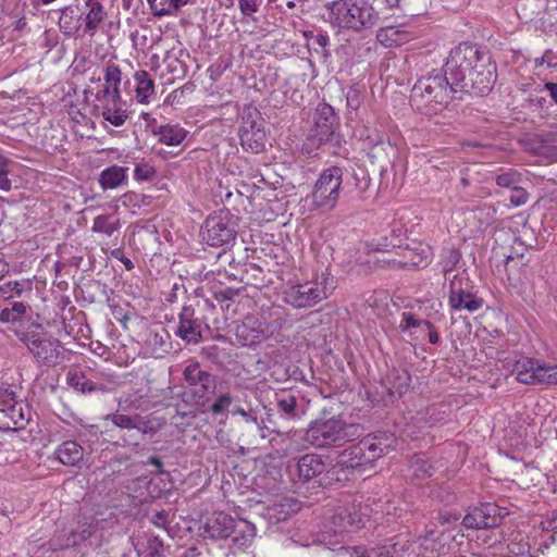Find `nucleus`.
Wrapping results in <instances>:
<instances>
[{"label": "nucleus", "mask_w": 557, "mask_h": 557, "mask_svg": "<svg viewBox=\"0 0 557 557\" xmlns=\"http://www.w3.org/2000/svg\"><path fill=\"white\" fill-rule=\"evenodd\" d=\"M444 72L449 76L451 86H457L460 92L475 96L487 95L496 82V64L490 53L467 42L451 49Z\"/></svg>", "instance_id": "f257e3e1"}, {"label": "nucleus", "mask_w": 557, "mask_h": 557, "mask_svg": "<svg viewBox=\"0 0 557 557\" xmlns=\"http://www.w3.org/2000/svg\"><path fill=\"white\" fill-rule=\"evenodd\" d=\"M458 91L459 88L451 86V81L445 72H432L416 82L410 102L425 114H436L448 104L450 95Z\"/></svg>", "instance_id": "f03ea898"}, {"label": "nucleus", "mask_w": 557, "mask_h": 557, "mask_svg": "<svg viewBox=\"0 0 557 557\" xmlns=\"http://www.w3.org/2000/svg\"><path fill=\"white\" fill-rule=\"evenodd\" d=\"M326 8L333 26L355 33L369 30L382 20L368 0H333Z\"/></svg>", "instance_id": "7ed1b4c3"}, {"label": "nucleus", "mask_w": 557, "mask_h": 557, "mask_svg": "<svg viewBox=\"0 0 557 557\" xmlns=\"http://www.w3.org/2000/svg\"><path fill=\"white\" fill-rule=\"evenodd\" d=\"M361 435L359 424L346 423L339 417L318 419L307 428L305 438L317 448L342 446Z\"/></svg>", "instance_id": "20e7f679"}, {"label": "nucleus", "mask_w": 557, "mask_h": 557, "mask_svg": "<svg viewBox=\"0 0 557 557\" xmlns=\"http://www.w3.org/2000/svg\"><path fill=\"white\" fill-rule=\"evenodd\" d=\"M342 184L343 170L339 166L324 169L315 181L311 193L304 199L307 210L309 212L332 211L339 200Z\"/></svg>", "instance_id": "39448f33"}, {"label": "nucleus", "mask_w": 557, "mask_h": 557, "mask_svg": "<svg viewBox=\"0 0 557 557\" xmlns=\"http://www.w3.org/2000/svg\"><path fill=\"white\" fill-rule=\"evenodd\" d=\"M387 446H382V443L376 437L364 438L360 441L357 446L344 451L341 455L339 461L327 471L330 478H336L337 481L342 479H349V471L364 468L367 465L372 463L375 459L380 458L386 453Z\"/></svg>", "instance_id": "423d86ee"}, {"label": "nucleus", "mask_w": 557, "mask_h": 557, "mask_svg": "<svg viewBox=\"0 0 557 557\" xmlns=\"http://www.w3.org/2000/svg\"><path fill=\"white\" fill-rule=\"evenodd\" d=\"M333 289V278L322 274L321 281L292 285L283 292V299L294 308H309L325 299Z\"/></svg>", "instance_id": "0eeeda50"}, {"label": "nucleus", "mask_w": 557, "mask_h": 557, "mask_svg": "<svg viewBox=\"0 0 557 557\" xmlns=\"http://www.w3.org/2000/svg\"><path fill=\"white\" fill-rule=\"evenodd\" d=\"M447 280L448 304L453 310L474 312L483 306V301L473 293V286L466 271L455 273Z\"/></svg>", "instance_id": "6e6552de"}, {"label": "nucleus", "mask_w": 557, "mask_h": 557, "mask_svg": "<svg viewBox=\"0 0 557 557\" xmlns=\"http://www.w3.org/2000/svg\"><path fill=\"white\" fill-rule=\"evenodd\" d=\"M261 115L253 106L243 110L239 128L240 145L246 151L260 153L265 148V131L261 125Z\"/></svg>", "instance_id": "1a4fd4ad"}, {"label": "nucleus", "mask_w": 557, "mask_h": 557, "mask_svg": "<svg viewBox=\"0 0 557 557\" xmlns=\"http://www.w3.org/2000/svg\"><path fill=\"white\" fill-rule=\"evenodd\" d=\"M368 512V507L356 500L338 505L329 518L331 530L335 534L356 531L364 525Z\"/></svg>", "instance_id": "9d476101"}, {"label": "nucleus", "mask_w": 557, "mask_h": 557, "mask_svg": "<svg viewBox=\"0 0 557 557\" xmlns=\"http://www.w3.org/2000/svg\"><path fill=\"white\" fill-rule=\"evenodd\" d=\"M200 235L212 247L231 243L236 236V231L230 212L221 210L210 214L201 227Z\"/></svg>", "instance_id": "9b49d317"}, {"label": "nucleus", "mask_w": 557, "mask_h": 557, "mask_svg": "<svg viewBox=\"0 0 557 557\" xmlns=\"http://www.w3.org/2000/svg\"><path fill=\"white\" fill-rule=\"evenodd\" d=\"M25 343L38 364L53 367L61 363L65 358L64 348L58 339L29 335Z\"/></svg>", "instance_id": "f8f14e48"}, {"label": "nucleus", "mask_w": 557, "mask_h": 557, "mask_svg": "<svg viewBox=\"0 0 557 557\" xmlns=\"http://www.w3.org/2000/svg\"><path fill=\"white\" fill-rule=\"evenodd\" d=\"M0 412L9 420L4 422L7 430L24 429L29 420V409L16 398L12 387H0Z\"/></svg>", "instance_id": "ddd939ff"}, {"label": "nucleus", "mask_w": 557, "mask_h": 557, "mask_svg": "<svg viewBox=\"0 0 557 557\" xmlns=\"http://www.w3.org/2000/svg\"><path fill=\"white\" fill-rule=\"evenodd\" d=\"M272 331L262 315L247 314L236 326L235 336L243 346H256L265 341Z\"/></svg>", "instance_id": "4468645a"}, {"label": "nucleus", "mask_w": 557, "mask_h": 557, "mask_svg": "<svg viewBox=\"0 0 557 557\" xmlns=\"http://www.w3.org/2000/svg\"><path fill=\"white\" fill-rule=\"evenodd\" d=\"M96 101L102 117L115 127L122 126L128 119L126 102L122 99L121 91L99 89Z\"/></svg>", "instance_id": "2eb2a0df"}, {"label": "nucleus", "mask_w": 557, "mask_h": 557, "mask_svg": "<svg viewBox=\"0 0 557 557\" xmlns=\"http://www.w3.org/2000/svg\"><path fill=\"white\" fill-rule=\"evenodd\" d=\"M397 257L384 260L393 268H425L432 260L431 247L423 243H413L400 248Z\"/></svg>", "instance_id": "dca6fc26"}, {"label": "nucleus", "mask_w": 557, "mask_h": 557, "mask_svg": "<svg viewBox=\"0 0 557 557\" xmlns=\"http://www.w3.org/2000/svg\"><path fill=\"white\" fill-rule=\"evenodd\" d=\"M336 125L337 116L334 109L327 103H319L313 114V126L309 136L314 144L321 145L330 139Z\"/></svg>", "instance_id": "f3484780"}, {"label": "nucleus", "mask_w": 557, "mask_h": 557, "mask_svg": "<svg viewBox=\"0 0 557 557\" xmlns=\"http://www.w3.org/2000/svg\"><path fill=\"white\" fill-rule=\"evenodd\" d=\"M170 348V334L164 327L159 325L145 332L141 348L145 357L162 358Z\"/></svg>", "instance_id": "a211bd4d"}, {"label": "nucleus", "mask_w": 557, "mask_h": 557, "mask_svg": "<svg viewBox=\"0 0 557 557\" xmlns=\"http://www.w3.org/2000/svg\"><path fill=\"white\" fill-rule=\"evenodd\" d=\"M183 374L193 394L199 398L205 397L214 388L213 376L201 370L197 362L187 366Z\"/></svg>", "instance_id": "6ab92c4d"}, {"label": "nucleus", "mask_w": 557, "mask_h": 557, "mask_svg": "<svg viewBox=\"0 0 557 557\" xmlns=\"http://www.w3.org/2000/svg\"><path fill=\"white\" fill-rule=\"evenodd\" d=\"M543 360L520 357L516 360L512 372L518 382L527 385H541Z\"/></svg>", "instance_id": "aec40b11"}, {"label": "nucleus", "mask_w": 557, "mask_h": 557, "mask_svg": "<svg viewBox=\"0 0 557 557\" xmlns=\"http://www.w3.org/2000/svg\"><path fill=\"white\" fill-rule=\"evenodd\" d=\"M376 40L384 48H395L413 38V32L407 24L388 25L376 30Z\"/></svg>", "instance_id": "412c9836"}, {"label": "nucleus", "mask_w": 557, "mask_h": 557, "mask_svg": "<svg viewBox=\"0 0 557 557\" xmlns=\"http://www.w3.org/2000/svg\"><path fill=\"white\" fill-rule=\"evenodd\" d=\"M235 521L232 516L225 512H213L206 520L202 534L210 539H227L231 536L233 528H235Z\"/></svg>", "instance_id": "4be33fe9"}, {"label": "nucleus", "mask_w": 557, "mask_h": 557, "mask_svg": "<svg viewBox=\"0 0 557 557\" xmlns=\"http://www.w3.org/2000/svg\"><path fill=\"white\" fill-rule=\"evenodd\" d=\"M178 319L176 335L187 343H199L201 339V321L195 318L194 310L189 307H184Z\"/></svg>", "instance_id": "5701e85b"}, {"label": "nucleus", "mask_w": 557, "mask_h": 557, "mask_svg": "<svg viewBox=\"0 0 557 557\" xmlns=\"http://www.w3.org/2000/svg\"><path fill=\"white\" fill-rule=\"evenodd\" d=\"M325 469L324 459L317 454H306L297 461L298 476L304 482L318 478Z\"/></svg>", "instance_id": "b1692460"}, {"label": "nucleus", "mask_w": 557, "mask_h": 557, "mask_svg": "<svg viewBox=\"0 0 557 557\" xmlns=\"http://www.w3.org/2000/svg\"><path fill=\"white\" fill-rule=\"evenodd\" d=\"M135 549L139 557H166V546L163 541L150 533L137 537Z\"/></svg>", "instance_id": "393cba45"}, {"label": "nucleus", "mask_w": 557, "mask_h": 557, "mask_svg": "<svg viewBox=\"0 0 557 557\" xmlns=\"http://www.w3.org/2000/svg\"><path fill=\"white\" fill-rule=\"evenodd\" d=\"M53 458L64 466L75 467L83 461L84 449L75 441H65L55 448Z\"/></svg>", "instance_id": "a878e982"}, {"label": "nucleus", "mask_w": 557, "mask_h": 557, "mask_svg": "<svg viewBox=\"0 0 557 557\" xmlns=\"http://www.w3.org/2000/svg\"><path fill=\"white\" fill-rule=\"evenodd\" d=\"M425 327H431V322L417 318L410 311H404L400 314L398 330L407 334L412 341H419L423 337Z\"/></svg>", "instance_id": "bb28decb"}, {"label": "nucleus", "mask_w": 557, "mask_h": 557, "mask_svg": "<svg viewBox=\"0 0 557 557\" xmlns=\"http://www.w3.org/2000/svg\"><path fill=\"white\" fill-rule=\"evenodd\" d=\"M135 100L141 104H148L156 96L154 81L151 75L144 71H136L134 74Z\"/></svg>", "instance_id": "cd10ccee"}, {"label": "nucleus", "mask_w": 557, "mask_h": 557, "mask_svg": "<svg viewBox=\"0 0 557 557\" xmlns=\"http://www.w3.org/2000/svg\"><path fill=\"white\" fill-rule=\"evenodd\" d=\"M493 507L475 508L462 519V524L467 529H486L497 524V519L491 516Z\"/></svg>", "instance_id": "c85d7f7f"}, {"label": "nucleus", "mask_w": 557, "mask_h": 557, "mask_svg": "<svg viewBox=\"0 0 557 557\" xmlns=\"http://www.w3.org/2000/svg\"><path fill=\"white\" fill-rule=\"evenodd\" d=\"M128 168L111 165L101 171L99 175V185L103 190L114 189L127 182Z\"/></svg>", "instance_id": "c756f323"}, {"label": "nucleus", "mask_w": 557, "mask_h": 557, "mask_svg": "<svg viewBox=\"0 0 557 557\" xmlns=\"http://www.w3.org/2000/svg\"><path fill=\"white\" fill-rule=\"evenodd\" d=\"M46 545L47 549L51 552L75 547L78 545L77 532L71 528H62L53 534Z\"/></svg>", "instance_id": "7c9ffc66"}, {"label": "nucleus", "mask_w": 557, "mask_h": 557, "mask_svg": "<svg viewBox=\"0 0 557 557\" xmlns=\"http://www.w3.org/2000/svg\"><path fill=\"white\" fill-rule=\"evenodd\" d=\"M85 27L89 32H95L107 16V12L99 0H84Z\"/></svg>", "instance_id": "2f4dec72"}, {"label": "nucleus", "mask_w": 557, "mask_h": 557, "mask_svg": "<svg viewBox=\"0 0 557 557\" xmlns=\"http://www.w3.org/2000/svg\"><path fill=\"white\" fill-rule=\"evenodd\" d=\"M154 134L160 143L166 146H178L184 141L188 132L177 124H165L159 126Z\"/></svg>", "instance_id": "473e14b6"}, {"label": "nucleus", "mask_w": 557, "mask_h": 557, "mask_svg": "<svg viewBox=\"0 0 557 557\" xmlns=\"http://www.w3.org/2000/svg\"><path fill=\"white\" fill-rule=\"evenodd\" d=\"M256 534L255 527L246 520L235 521V528L232 530V543L237 548L248 546Z\"/></svg>", "instance_id": "72a5a7b5"}, {"label": "nucleus", "mask_w": 557, "mask_h": 557, "mask_svg": "<svg viewBox=\"0 0 557 557\" xmlns=\"http://www.w3.org/2000/svg\"><path fill=\"white\" fill-rule=\"evenodd\" d=\"M121 227L120 219L111 214H99L92 221L91 231L112 236Z\"/></svg>", "instance_id": "f704fd0d"}, {"label": "nucleus", "mask_w": 557, "mask_h": 557, "mask_svg": "<svg viewBox=\"0 0 557 557\" xmlns=\"http://www.w3.org/2000/svg\"><path fill=\"white\" fill-rule=\"evenodd\" d=\"M275 403L278 411L289 419L297 418V397L287 391L275 394Z\"/></svg>", "instance_id": "c9c22d12"}, {"label": "nucleus", "mask_w": 557, "mask_h": 557, "mask_svg": "<svg viewBox=\"0 0 557 557\" xmlns=\"http://www.w3.org/2000/svg\"><path fill=\"white\" fill-rule=\"evenodd\" d=\"M28 306L23 301H14L10 307H4L0 311V322L18 323L22 322L27 313Z\"/></svg>", "instance_id": "e433bc0d"}, {"label": "nucleus", "mask_w": 557, "mask_h": 557, "mask_svg": "<svg viewBox=\"0 0 557 557\" xmlns=\"http://www.w3.org/2000/svg\"><path fill=\"white\" fill-rule=\"evenodd\" d=\"M66 383L70 387L83 394L95 391L94 383L89 381L82 371L76 369L67 372Z\"/></svg>", "instance_id": "4c0bfd02"}, {"label": "nucleus", "mask_w": 557, "mask_h": 557, "mask_svg": "<svg viewBox=\"0 0 557 557\" xmlns=\"http://www.w3.org/2000/svg\"><path fill=\"white\" fill-rule=\"evenodd\" d=\"M122 72L119 65L114 63H109L106 66L104 71V85L100 89H109V91H121Z\"/></svg>", "instance_id": "58836bf2"}, {"label": "nucleus", "mask_w": 557, "mask_h": 557, "mask_svg": "<svg viewBox=\"0 0 557 557\" xmlns=\"http://www.w3.org/2000/svg\"><path fill=\"white\" fill-rule=\"evenodd\" d=\"M59 27L65 35H73L77 30V25L74 21L75 10L72 7H64L59 10Z\"/></svg>", "instance_id": "ea45409f"}, {"label": "nucleus", "mask_w": 557, "mask_h": 557, "mask_svg": "<svg viewBox=\"0 0 557 557\" xmlns=\"http://www.w3.org/2000/svg\"><path fill=\"white\" fill-rule=\"evenodd\" d=\"M410 468L418 479H425L433 474V467L424 455H416L410 461Z\"/></svg>", "instance_id": "a19ab883"}, {"label": "nucleus", "mask_w": 557, "mask_h": 557, "mask_svg": "<svg viewBox=\"0 0 557 557\" xmlns=\"http://www.w3.org/2000/svg\"><path fill=\"white\" fill-rule=\"evenodd\" d=\"M460 260V253L458 250L454 248H448L443 251L441 264H442V271L445 275V277H451L449 274L455 269L456 264Z\"/></svg>", "instance_id": "79ce46f5"}, {"label": "nucleus", "mask_w": 557, "mask_h": 557, "mask_svg": "<svg viewBox=\"0 0 557 557\" xmlns=\"http://www.w3.org/2000/svg\"><path fill=\"white\" fill-rule=\"evenodd\" d=\"M24 293V284L17 281H10L0 285V299L9 300L17 297H22Z\"/></svg>", "instance_id": "37998d69"}, {"label": "nucleus", "mask_w": 557, "mask_h": 557, "mask_svg": "<svg viewBox=\"0 0 557 557\" xmlns=\"http://www.w3.org/2000/svg\"><path fill=\"white\" fill-rule=\"evenodd\" d=\"M521 182V174L513 170L508 169L497 174L496 184L500 187L512 188Z\"/></svg>", "instance_id": "c03bdc74"}, {"label": "nucleus", "mask_w": 557, "mask_h": 557, "mask_svg": "<svg viewBox=\"0 0 557 557\" xmlns=\"http://www.w3.org/2000/svg\"><path fill=\"white\" fill-rule=\"evenodd\" d=\"M410 382H411V376L407 371H401V372L397 371L393 375V381L391 383L392 389L394 391V393H397L398 395H403L404 393H406L408 391Z\"/></svg>", "instance_id": "a18cd8bd"}, {"label": "nucleus", "mask_w": 557, "mask_h": 557, "mask_svg": "<svg viewBox=\"0 0 557 557\" xmlns=\"http://www.w3.org/2000/svg\"><path fill=\"white\" fill-rule=\"evenodd\" d=\"M110 419H111L112 423L120 429H126V430L139 429L137 416L115 413V414H112L110 417Z\"/></svg>", "instance_id": "49530a36"}, {"label": "nucleus", "mask_w": 557, "mask_h": 557, "mask_svg": "<svg viewBox=\"0 0 557 557\" xmlns=\"http://www.w3.org/2000/svg\"><path fill=\"white\" fill-rule=\"evenodd\" d=\"M541 385H557V363L542 362Z\"/></svg>", "instance_id": "de8ad7c7"}, {"label": "nucleus", "mask_w": 557, "mask_h": 557, "mask_svg": "<svg viewBox=\"0 0 557 557\" xmlns=\"http://www.w3.org/2000/svg\"><path fill=\"white\" fill-rule=\"evenodd\" d=\"M98 520L91 519L89 521L82 522L77 532L78 544L89 540L98 530Z\"/></svg>", "instance_id": "09e8293b"}, {"label": "nucleus", "mask_w": 557, "mask_h": 557, "mask_svg": "<svg viewBox=\"0 0 557 557\" xmlns=\"http://www.w3.org/2000/svg\"><path fill=\"white\" fill-rule=\"evenodd\" d=\"M354 557H392V555L389 547L380 546L369 549L356 548Z\"/></svg>", "instance_id": "8fccbe9b"}, {"label": "nucleus", "mask_w": 557, "mask_h": 557, "mask_svg": "<svg viewBox=\"0 0 557 557\" xmlns=\"http://www.w3.org/2000/svg\"><path fill=\"white\" fill-rule=\"evenodd\" d=\"M154 175V168L148 163H138L134 169V178L137 182L151 181Z\"/></svg>", "instance_id": "3c124183"}, {"label": "nucleus", "mask_w": 557, "mask_h": 557, "mask_svg": "<svg viewBox=\"0 0 557 557\" xmlns=\"http://www.w3.org/2000/svg\"><path fill=\"white\" fill-rule=\"evenodd\" d=\"M233 398L231 394L226 393L220 395L211 406V412L213 414H220L225 412L232 405Z\"/></svg>", "instance_id": "603ef678"}, {"label": "nucleus", "mask_w": 557, "mask_h": 557, "mask_svg": "<svg viewBox=\"0 0 557 557\" xmlns=\"http://www.w3.org/2000/svg\"><path fill=\"white\" fill-rule=\"evenodd\" d=\"M9 174V160L0 156V189L8 191L11 189V181L8 177Z\"/></svg>", "instance_id": "864d4df0"}, {"label": "nucleus", "mask_w": 557, "mask_h": 557, "mask_svg": "<svg viewBox=\"0 0 557 557\" xmlns=\"http://www.w3.org/2000/svg\"><path fill=\"white\" fill-rule=\"evenodd\" d=\"M529 194L524 188L515 186L511 188L510 202L515 207H521L528 202Z\"/></svg>", "instance_id": "5fc2aeb1"}, {"label": "nucleus", "mask_w": 557, "mask_h": 557, "mask_svg": "<svg viewBox=\"0 0 557 557\" xmlns=\"http://www.w3.org/2000/svg\"><path fill=\"white\" fill-rule=\"evenodd\" d=\"M263 0H238V8L244 16H251L259 10Z\"/></svg>", "instance_id": "6e6d98bb"}, {"label": "nucleus", "mask_w": 557, "mask_h": 557, "mask_svg": "<svg viewBox=\"0 0 557 557\" xmlns=\"http://www.w3.org/2000/svg\"><path fill=\"white\" fill-rule=\"evenodd\" d=\"M398 3L399 0H372L370 4L373 5L374 10L379 12V16H382L383 20L387 17L384 10L396 8Z\"/></svg>", "instance_id": "4d7b16f0"}, {"label": "nucleus", "mask_w": 557, "mask_h": 557, "mask_svg": "<svg viewBox=\"0 0 557 557\" xmlns=\"http://www.w3.org/2000/svg\"><path fill=\"white\" fill-rule=\"evenodd\" d=\"M166 7L161 8L162 13H174L176 14L183 7L188 4L190 0H168Z\"/></svg>", "instance_id": "13d9d810"}, {"label": "nucleus", "mask_w": 557, "mask_h": 557, "mask_svg": "<svg viewBox=\"0 0 557 557\" xmlns=\"http://www.w3.org/2000/svg\"><path fill=\"white\" fill-rule=\"evenodd\" d=\"M232 412H233L234 414H239V416H242V417L245 419V421H246L247 423H255V424H256L260 430L262 429V428H261L262 422H261V423H259V421H258L257 417H256V416H253L252 413H250V412L246 411L244 408H242V407H235V408L233 409V411H232Z\"/></svg>", "instance_id": "bf43d9fd"}, {"label": "nucleus", "mask_w": 557, "mask_h": 557, "mask_svg": "<svg viewBox=\"0 0 557 557\" xmlns=\"http://www.w3.org/2000/svg\"><path fill=\"white\" fill-rule=\"evenodd\" d=\"M505 263H506L507 271H508V278L509 280H513L515 276H513L512 269L516 265H522L523 264V257L522 256H519V257L508 256L506 258V260H505Z\"/></svg>", "instance_id": "052dcab7"}, {"label": "nucleus", "mask_w": 557, "mask_h": 557, "mask_svg": "<svg viewBox=\"0 0 557 557\" xmlns=\"http://www.w3.org/2000/svg\"><path fill=\"white\" fill-rule=\"evenodd\" d=\"M111 256H112L114 259H116V260L121 261V262L124 264V267H125V269H126V270L131 271V270L134 268V263L132 262V260H131L129 258H127V257L124 255V252H123V250H122L121 248H115V249H113V250L111 251Z\"/></svg>", "instance_id": "680f3d73"}, {"label": "nucleus", "mask_w": 557, "mask_h": 557, "mask_svg": "<svg viewBox=\"0 0 557 557\" xmlns=\"http://www.w3.org/2000/svg\"><path fill=\"white\" fill-rule=\"evenodd\" d=\"M347 104L349 108L357 110L360 106L359 92L356 89H351L347 94Z\"/></svg>", "instance_id": "e2e57ef3"}, {"label": "nucleus", "mask_w": 557, "mask_h": 557, "mask_svg": "<svg viewBox=\"0 0 557 557\" xmlns=\"http://www.w3.org/2000/svg\"><path fill=\"white\" fill-rule=\"evenodd\" d=\"M238 293L239 290L227 287L216 294V299L221 301L233 300L238 295Z\"/></svg>", "instance_id": "0e129e2a"}, {"label": "nucleus", "mask_w": 557, "mask_h": 557, "mask_svg": "<svg viewBox=\"0 0 557 557\" xmlns=\"http://www.w3.org/2000/svg\"><path fill=\"white\" fill-rule=\"evenodd\" d=\"M168 2H169L168 0H160V1H158V2H157L156 10H152V11H151V12H152V14H153V16H156V17H162V16H173V15H175L174 13H162V12L160 11V9H161V8H163V7L165 8V7H166V3H168Z\"/></svg>", "instance_id": "69168bd1"}, {"label": "nucleus", "mask_w": 557, "mask_h": 557, "mask_svg": "<svg viewBox=\"0 0 557 557\" xmlns=\"http://www.w3.org/2000/svg\"><path fill=\"white\" fill-rule=\"evenodd\" d=\"M425 330L429 332V342L433 345H436L440 342V334L435 330L433 323H431V327H425Z\"/></svg>", "instance_id": "338daca9"}, {"label": "nucleus", "mask_w": 557, "mask_h": 557, "mask_svg": "<svg viewBox=\"0 0 557 557\" xmlns=\"http://www.w3.org/2000/svg\"><path fill=\"white\" fill-rule=\"evenodd\" d=\"M545 89L549 92L550 98L557 103V83H546Z\"/></svg>", "instance_id": "774afa93"}]
</instances>
